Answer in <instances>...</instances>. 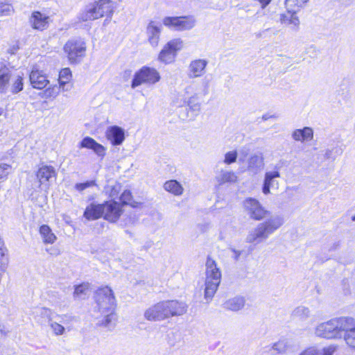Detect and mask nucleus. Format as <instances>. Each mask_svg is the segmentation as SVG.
<instances>
[{"label": "nucleus", "instance_id": "1", "mask_svg": "<svg viewBox=\"0 0 355 355\" xmlns=\"http://www.w3.org/2000/svg\"><path fill=\"white\" fill-rule=\"evenodd\" d=\"M208 94V85L192 83L187 85L183 92L173 94L171 104L175 107H188L191 119L199 114L201 110L200 99Z\"/></svg>", "mask_w": 355, "mask_h": 355}, {"label": "nucleus", "instance_id": "2", "mask_svg": "<svg viewBox=\"0 0 355 355\" xmlns=\"http://www.w3.org/2000/svg\"><path fill=\"white\" fill-rule=\"evenodd\" d=\"M284 223V220L282 216L279 215L270 216L248 232L245 239L246 242L254 245L261 243L279 230Z\"/></svg>", "mask_w": 355, "mask_h": 355}, {"label": "nucleus", "instance_id": "3", "mask_svg": "<svg viewBox=\"0 0 355 355\" xmlns=\"http://www.w3.org/2000/svg\"><path fill=\"white\" fill-rule=\"evenodd\" d=\"M115 8V3L111 0H98L90 3L82 10L78 19L81 21L94 20L104 16L111 17Z\"/></svg>", "mask_w": 355, "mask_h": 355}, {"label": "nucleus", "instance_id": "4", "mask_svg": "<svg viewBox=\"0 0 355 355\" xmlns=\"http://www.w3.org/2000/svg\"><path fill=\"white\" fill-rule=\"evenodd\" d=\"M204 298L207 302L213 299L221 280V272L216 261L208 257L206 261Z\"/></svg>", "mask_w": 355, "mask_h": 355}, {"label": "nucleus", "instance_id": "5", "mask_svg": "<svg viewBox=\"0 0 355 355\" xmlns=\"http://www.w3.org/2000/svg\"><path fill=\"white\" fill-rule=\"evenodd\" d=\"M346 317L334 318L321 322L315 329V334L321 338L335 339L342 338V330L345 329L347 320Z\"/></svg>", "mask_w": 355, "mask_h": 355}, {"label": "nucleus", "instance_id": "6", "mask_svg": "<svg viewBox=\"0 0 355 355\" xmlns=\"http://www.w3.org/2000/svg\"><path fill=\"white\" fill-rule=\"evenodd\" d=\"M56 172L51 166L43 165L40 166L35 173V179L31 181V195L34 192L39 193L42 191H46L51 182L56 178Z\"/></svg>", "mask_w": 355, "mask_h": 355}, {"label": "nucleus", "instance_id": "7", "mask_svg": "<svg viewBox=\"0 0 355 355\" xmlns=\"http://www.w3.org/2000/svg\"><path fill=\"white\" fill-rule=\"evenodd\" d=\"M42 315L46 316L49 319V324L53 333L55 336H62L65 334L66 330H71L68 324H70L73 318L67 314L57 315L53 320L51 316V311L46 308H42L40 310Z\"/></svg>", "mask_w": 355, "mask_h": 355}, {"label": "nucleus", "instance_id": "8", "mask_svg": "<svg viewBox=\"0 0 355 355\" xmlns=\"http://www.w3.org/2000/svg\"><path fill=\"white\" fill-rule=\"evenodd\" d=\"M160 78V74L156 69L145 66L135 73L131 87L135 89L141 85H153L158 83Z\"/></svg>", "mask_w": 355, "mask_h": 355}, {"label": "nucleus", "instance_id": "9", "mask_svg": "<svg viewBox=\"0 0 355 355\" xmlns=\"http://www.w3.org/2000/svg\"><path fill=\"white\" fill-rule=\"evenodd\" d=\"M162 24L175 31H184L191 30L196 26V19L193 15L165 17L162 19Z\"/></svg>", "mask_w": 355, "mask_h": 355}, {"label": "nucleus", "instance_id": "10", "mask_svg": "<svg viewBox=\"0 0 355 355\" xmlns=\"http://www.w3.org/2000/svg\"><path fill=\"white\" fill-rule=\"evenodd\" d=\"M95 300L99 311L115 309L116 298L113 291L108 286L99 288L95 293Z\"/></svg>", "mask_w": 355, "mask_h": 355}, {"label": "nucleus", "instance_id": "11", "mask_svg": "<svg viewBox=\"0 0 355 355\" xmlns=\"http://www.w3.org/2000/svg\"><path fill=\"white\" fill-rule=\"evenodd\" d=\"M243 207L250 218L255 220H261L270 214L259 200L252 198H248L243 201Z\"/></svg>", "mask_w": 355, "mask_h": 355}, {"label": "nucleus", "instance_id": "12", "mask_svg": "<svg viewBox=\"0 0 355 355\" xmlns=\"http://www.w3.org/2000/svg\"><path fill=\"white\" fill-rule=\"evenodd\" d=\"M85 49V42L77 40H69L64 46V52L71 62H76L83 57Z\"/></svg>", "mask_w": 355, "mask_h": 355}, {"label": "nucleus", "instance_id": "13", "mask_svg": "<svg viewBox=\"0 0 355 355\" xmlns=\"http://www.w3.org/2000/svg\"><path fill=\"white\" fill-rule=\"evenodd\" d=\"M279 170L280 166L276 165L272 170L268 171L265 173L262 187V192L265 195H268L270 193V189H278V178L281 177Z\"/></svg>", "mask_w": 355, "mask_h": 355}, {"label": "nucleus", "instance_id": "14", "mask_svg": "<svg viewBox=\"0 0 355 355\" xmlns=\"http://www.w3.org/2000/svg\"><path fill=\"white\" fill-rule=\"evenodd\" d=\"M144 317L149 321H162L168 319L164 301L148 308L144 312Z\"/></svg>", "mask_w": 355, "mask_h": 355}, {"label": "nucleus", "instance_id": "15", "mask_svg": "<svg viewBox=\"0 0 355 355\" xmlns=\"http://www.w3.org/2000/svg\"><path fill=\"white\" fill-rule=\"evenodd\" d=\"M102 207H103V218L110 222L116 221L122 213L121 205L113 200L103 203Z\"/></svg>", "mask_w": 355, "mask_h": 355}, {"label": "nucleus", "instance_id": "16", "mask_svg": "<svg viewBox=\"0 0 355 355\" xmlns=\"http://www.w3.org/2000/svg\"><path fill=\"white\" fill-rule=\"evenodd\" d=\"M51 19L49 16L40 11H34L32 12L29 23L31 26L37 31H42L47 29L49 26Z\"/></svg>", "mask_w": 355, "mask_h": 355}, {"label": "nucleus", "instance_id": "17", "mask_svg": "<svg viewBox=\"0 0 355 355\" xmlns=\"http://www.w3.org/2000/svg\"><path fill=\"white\" fill-rule=\"evenodd\" d=\"M162 25L155 21H150L146 27L147 40L153 47H157L159 42Z\"/></svg>", "mask_w": 355, "mask_h": 355}, {"label": "nucleus", "instance_id": "18", "mask_svg": "<svg viewBox=\"0 0 355 355\" xmlns=\"http://www.w3.org/2000/svg\"><path fill=\"white\" fill-rule=\"evenodd\" d=\"M29 79L31 85L37 89H44L49 83L45 73L40 70L37 66L33 67Z\"/></svg>", "mask_w": 355, "mask_h": 355}, {"label": "nucleus", "instance_id": "19", "mask_svg": "<svg viewBox=\"0 0 355 355\" xmlns=\"http://www.w3.org/2000/svg\"><path fill=\"white\" fill-rule=\"evenodd\" d=\"M208 61L205 59H196L192 60L188 67V76L190 78H196L202 76L206 72Z\"/></svg>", "mask_w": 355, "mask_h": 355}, {"label": "nucleus", "instance_id": "20", "mask_svg": "<svg viewBox=\"0 0 355 355\" xmlns=\"http://www.w3.org/2000/svg\"><path fill=\"white\" fill-rule=\"evenodd\" d=\"M167 318L182 315L187 312V306L178 300H164Z\"/></svg>", "mask_w": 355, "mask_h": 355}, {"label": "nucleus", "instance_id": "21", "mask_svg": "<svg viewBox=\"0 0 355 355\" xmlns=\"http://www.w3.org/2000/svg\"><path fill=\"white\" fill-rule=\"evenodd\" d=\"M105 136L113 146H119L125 140V131L119 126L112 125L107 128Z\"/></svg>", "mask_w": 355, "mask_h": 355}, {"label": "nucleus", "instance_id": "22", "mask_svg": "<svg viewBox=\"0 0 355 355\" xmlns=\"http://www.w3.org/2000/svg\"><path fill=\"white\" fill-rule=\"evenodd\" d=\"M345 320H347V324L345 329L342 330V337L343 336L347 345L355 348V320L348 317Z\"/></svg>", "mask_w": 355, "mask_h": 355}, {"label": "nucleus", "instance_id": "23", "mask_svg": "<svg viewBox=\"0 0 355 355\" xmlns=\"http://www.w3.org/2000/svg\"><path fill=\"white\" fill-rule=\"evenodd\" d=\"M279 21L282 24L290 26L292 30L297 31L299 29L300 21L295 11L286 10V12L282 13Z\"/></svg>", "mask_w": 355, "mask_h": 355}, {"label": "nucleus", "instance_id": "24", "mask_svg": "<svg viewBox=\"0 0 355 355\" xmlns=\"http://www.w3.org/2000/svg\"><path fill=\"white\" fill-rule=\"evenodd\" d=\"M238 176L233 171L221 169L215 176V181L218 186L225 184H232L236 182Z\"/></svg>", "mask_w": 355, "mask_h": 355}, {"label": "nucleus", "instance_id": "25", "mask_svg": "<svg viewBox=\"0 0 355 355\" xmlns=\"http://www.w3.org/2000/svg\"><path fill=\"white\" fill-rule=\"evenodd\" d=\"M264 167V158L261 153L250 155L248 159V170L254 174L260 172Z\"/></svg>", "mask_w": 355, "mask_h": 355}, {"label": "nucleus", "instance_id": "26", "mask_svg": "<svg viewBox=\"0 0 355 355\" xmlns=\"http://www.w3.org/2000/svg\"><path fill=\"white\" fill-rule=\"evenodd\" d=\"M292 139L295 141L306 142L313 139V130L310 127H304L302 129H295L291 133Z\"/></svg>", "mask_w": 355, "mask_h": 355}, {"label": "nucleus", "instance_id": "27", "mask_svg": "<svg viewBox=\"0 0 355 355\" xmlns=\"http://www.w3.org/2000/svg\"><path fill=\"white\" fill-rule=\"evenodd\" d=\"M80 147L93 150L96 155L101 157H103L105 154V148L89 137H86L82 140Z\"/></svg>", "mask_w": 355, "mask_h": 355}, {"label": "nucleus", "instance_id": "28", "mask_svg": "<svg viewBox=\"0 0 355 355\" xmlns=\"http://www.w3.org/2000/svg\"><path fill=\"white\" fill-rule=\"evenodd\" d=\"M103 207L102 204L91 203L89 205L85 211L84 217L88 220H94L103 217Z\"/></svg>", "mask_w": 355, "mask_h": 355}, {"label": "nucleus", "instance_id": "29", "mask_svg": "<svg viewBox=\"0 0 355 355\" xmlns=\"http://www.w3.org/2000/svg\"><path fill=\"white\" fill-rule=\"evenodd\" d=\"M245 300L243 297L236 296L227 300L223 304L225 310L236 312L245 306Z\"/></svg>", "mask_w": 355, "mask_h": 355}, {"label": "nucleus", "instance_id": "30", "mask_svg": "<svg viewBox=\"0 0 355 355\" xmlns=\"http://www.w3.org/2000/svg\"><path fill=\"white\" fill-rule=\"evenodd\" d=\"M100 312L103 315V317L98 320V324L107 328L114 327L117 320L115 309L105 310V311Z\"/></svg>", "mask_w": 355, "mask_h": 355}, {"label": "nucleus", "instance_id": "31", "mask_svg": "<svg viewBox=\"0 0 355 355\" xmlns=\"http://www.w3.org/2000/svg\"><path fill=\"white\" fill-rule=\"evenodd\" d=\"M10 69L0 63V94H4L7 92L10 85Z\"/></svg>", "mask_w": 355, "mask_h": 355}, {"label": "nucleus", "instance_id": "32", "mask_svg": "<svg viewBox=\"0 0 355 355\" xmlns=\"http://www.w3.org/2000/svg\"><path fill=\"white\" fill-rule=\"evenodd\" d=\"M71 72L69 68L62 69L59 73V87L63 91H69L72 85L71 84Z\"/></svg>", "mask_w": 355, "mask_h": 355}, {"label": "nucleus", "instance_id": "33", "mask_svg": "<svg viewBox=\"0 0 355 355\" xmlns=\"http://www.w3.org/2000/svg\"><path fill=\"white\" fill-rule=\"evenodd\" d=\"M164 189L174 196H181L184 191L182 184L175 180L166 181L164 184Z\"/></svg>", "mask_w": 355, "mask_h": 355}, {"label": "nucleus", "instance_id": "34", "mask_svg": "<svg viewBox=\"0 0 355 355\" xmlns=\"http://www.w3.org/2000/svg\"><path fill=\"white\" fill-rule=\"evenodd\" d=\"M40 234L44 243L52 244L57 239L51 229L46 225H43L40 227Z\"/></svg>", "mask_w": 355, "mask_h": 355}, {"label": "nucleus", "instance_id": "35", "mask_svg": "<svg viewBox=\"0 0 355 355\" xmlns=\"http://www.w3.org/2000/svg\"><path fill=\"white\" fill-rule=\"evenodd\" d=\"M309 0H285L284 5L286 10L300 11L303 8Z\"/></svg>", "mask_w": 355, "mask_h": 355}, {"label": "nucleus", "instance_id": "36", "mask_svg": "<svg viewBox=\"0 0 355 355\" xmlns=\"http://www.w3.org/2000/svg\"><path fill=\"white\" fill-rule=\"evenodd\" d=\"M290 347V342L286 339H283L274 343L271 347V349H273L278 354H284L288 351Z\"/></svg>", "mask_w": 355, "mask_h": 355}, {"label": "nucleus", "instance_id": "37", "mask_svg": "<svg viewBox=\"0 0 355 355\" xmlns=\"http://www.w3.org/2000/svg\"><path fill=\"white\" fill-rule=\"evenodd\" d=\"M175 55V54H174L171 51H170V49L164 46L163 49L159 53V60L166 64H168L174 60Z\"/></svg>", "mask_w": 355, "mask_h": 355}, {"label": "nucleus", "instance_id": "38", "mask_svg": "<svg viewBox=\"0 0 355 355\" xmlns=\"http://www.w3.org/2000/svg\"><path fill=\"white\" fill-rule=\"evenodd\" d=\"M165 46L176 55L177 52L183 48V41L180 38H175L169 41Z\"/></svg>", "mask_w": 355, "mask_h": 355}, {"label": "nucleus", "instance_id": "39", "mask_svg": "<svg viewBox=\"0 0 355 355\" xmlns=\"http://www.w3.org/2000/svg\"><path fill=\"white\" fill-rule=\"evenodd\" d=\"M24 88L23 76L17 75L12 80L11 85V92L13 94H17L21 92Z\"/></svg>", "mask_w": 355, "mask_h": 355}, {"label": "nucleus", "instance_id": "40", "mask_svg": "<svg viewBox=\"0 0 355 355\" xmlns=\"http://www.w3.org/2000/svg\"><path fill=\"white\" fill-rule=\"evenodd\" d=\"M293 314L301 320H305L311 316V311L308 307L300 306L294 310Z\"/></svg>", "mask_w": 355, "mask_h": 355}, {"label": "nucleus", "instance_id": "41", "mask_svg": "<svg viewBox=\"0 0 355 355\" xmlns=\"http://www.w3.org/2000/svg\"><path fill=\"white\" fill-rule=\"evenodd\" d=\"M89 289V284H82L75 288L74 296L78 298H83L88 293Z\"/></svg>", "mask_w": 355, "mask_h": 355}, {"label": "nucleus", "instance_id": "42", "mask_svg": "<svg viewBox=\"0 0 355 355\" xmlns=\"http://www.w3.org/2000/svg\"><path fill=\"white\" fill-rule=\"evenodd\" d=\"M238 157V153L236 150H230L227 152L224 155V164L230 165L236 162Z\"/></svg>", "mask_w": 355, "mask_h": 355}, {"label": "nucleus", "instance_id": "43", "mask_svg": "<svg viewBox=\"0 0 355 355\" xmlns=\"http://www.w3.org/2000/svg\"><path fill=\"white\" fill-rule=\"evenodd\" d=\"M14 12L11 4L0 2V16H8Z\"/></svg>", "mask_w": 355, "mask_h": 355}, {"label": "nucleus", "instance_id": "44", "mask_svg": "<svg viewBox=\"0 0 355 355\" xmlns=\"http://www.w3.org/2000/svg\"><path fill=\"white\" fill-rule=\"evenodd\" d=\"M11 171V166L7 164H0V179L7 177Z\"/></svg>", "mask_w": 355, "mask_h": 355}, {"label": "nucleus", "instance_id": "45", "mask_svg": "<svg viewBox=\"0 0 355 355\" xmlns=\"http://www.w3.org/2000/svg\"><path fill=\"white\" fill-rule=\"evenodd\" d=\"M132 194L130 191H124L120 196V200L124 205L130 204Z\"/></svg>", "mask_w": 355, "mask_h": 355}, {"label": "nucleus", "instance_id": "46", "mask_svg": "<svg viewBox=\"0 0 355 355\" xmlns=\"http://www.w3.org/2000/svg\"><path fill=\"white\" fill-rule=\"evenodd\" d=\"M299 355H319V351L315 347H310L301 352Z\"/></svg>", "mask_w": 355, "mask_h": 355}, {"label": "nucleus", "instance_id": "47", "mask_svg": "<svg viewBox=\"0 0 355 355\" xmlns=\"http://www.w3.org/2000/svg\"><path fill=\"white\" fill-rule=\"evenodd\" d=\"M59 93L58 88L56 86L49 87L44 92L46 97H55Z\"/></svg>", "mask_w": 355, "mask_h": 355}, {"label": "nucleus", "instance_id": "48", "mask_svg": "<svg viewBox=\"0 0 355 355\" xmlns=\"http://www.w3.org/2000/svg\"><path fill=\"white\" fill-rule=\"evenodd\" d=\"M94 185V181H87L86 182L77 184L76 185V188L77 190L81 191L85 190L86 188L90 187Z\"/></svg>", "mask_w": 355, "mask_h": 355}, {"label": "nucleus", "instance_id": "49", "mask_svg": "<svg viewBox=\"0 0 355 355\" xmlns=\"http://www.w3.org/2000/svg\"><path fill=\"white\" fill-rule=\"evenodd\" d=\"M336 350V347L335 346H328L323 349L322 355H333Z\"/></svg>", "mask_w": 355, "mask_h": 355}, {"label": "nucleus", "instance_id": "50", "mask_svg": "<svg viewBox=\"0 0 355 355\" xmlns=\"http://www.w3.org/2000/svg\"><path fill=\"white\" fill-rule=\"evenodd\" d=\"M46 250L51 255L58 256V254H60L59 249L55 247H51L50 248H46Z\"/></svg>", "mask_w": 355, "mask_h": 355}, {"label": "nucleus", "instance_id": "51", "mask_svg": "<svg viewBox=\"0 0 355 355\" xmlns=\"http://www.w3.org/2000/svg\"><path fill=\"white\" fill-rule=\"evenodd\" d=\"M6 252V248L4 246V242L0 239V257H3Z\"/></svg>", "mask_w": 355, "mask_h": 355}, {"label": "nucleus", "instance_id": "52", "mask_svg": "<svg viewBox=\"0 0 355 355\" xmlns=\"http://www.w3.org/2000/svg\"><path fill=\"white\" fill-rule=\"evenodd\" d=\"M241 157H239V162H243L244 161V158L248 155V151L246 150H241L240 151Z\"/></svg>", "mask_w": 355, "mask_h": 355}, {"label": "nucleus", "instance_id": "53", "mask_svg": "<svg viewBox=\"0 0 355 355\" xmlns=\"http://www.w3.org/2000/svg\"><path fill=\"white\" fill-rule=\"evenodd\" d=\"M7 334V331L5 329V327L3 325L0 324V339L5 337Z\"/></svg>", "mask_w": 355, "mask_h": 355}, {"label": "nucleus", "instance_id": "54", "mask_svg": "<svg viewBox=\"0 0 355 355\" xmlns=\"http://www.w3.org/2000/svg\"><path fill=\"white\" fill-rule=\"evenodd\" d=\"M232 252H233V257L235 259H238L239 256L241 255V251L236 250L235 249H232Z\"/></svg>", "mask_w": 355, "mask_h": 355}, {"label": "nucleus", "instance_id": "55", "mask_svg": "<svg viewBox=\"0 0 355 355\" xmlns=\"http://www.w3.org/2000/svg\"><path fill=\"white\" fill-rule=\"evenodd\" d=\"M330 154H331V150H327L325 153V157L328 159L330 158Z\"/></svg>", "mask_w": 355, "mask_h": 355}, {"label": "nucleus", "instance_id": "56", "mask_svg": "<svg viewBox=\"0 0 355 355\" xmlns=\"http://www.w3.org/2000/svg\"><path fill=\"white\" fill-rule=\"evenodd\" d=\"M270 117L271 116H269L268 114H264L263 115L262 119L266 121L270 119Z\"/></svg>", "mask_w": 355, "mask_h": 355}, {"label": "nucleus", "instance_id": "57", "mask_svg": "<svg viewBox=\"0 0 355 355\" xmlns=\"http://www.w3.org/2000/svg\"><path fill=\"white\" fill-rule=\"evenodd\" d=\"M3 109L0 107V116L3 114Z\"/></svg>", "mask_w": 355, "mask_h": 355}, {"label": "nucleus", "instance_id": "58", "mask_svg": "<svg viewBox=\"0 0 355 355\" xmlns=\"http://www.w3.org/2000/svg\"><path fill=\"white\" fill-rule=\"evenodd\" d=\"M352 220L355 221V215L352 217Z\"/></svg>", "mask_w": 355, "mask_h": 355}]
</instances>
